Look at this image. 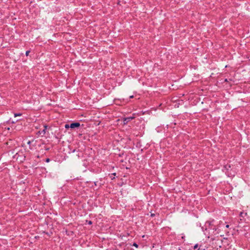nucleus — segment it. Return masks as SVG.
Returning <instances> with one entry per match:
<instances>
[{"instance_id":"nucleus-28","label":"nucleus","mask_w":250,"mask_h":250,"mask_svg":"<svg viewBox=\"0 0 250 250\" xmlns=\"http://www.w3.org/2000/svg\"><path fill=\"white\" fill-rule=\"evenodd\" d=\"M225 82H227V81H227V79H225Z\"/></svg>"},{"instance_id":"nucleus-8","label":"nucleus","mask_w":250,"mask_h":250,"mask_svg":"<svg viewBox=\"0 0 250 250\" xmlns=\"http://www.w3.org/2000/svg\"><path fill=\"white\" fill-rule=\"evenodd\" d=\"M116 173H111L110 175V177L111 178V179L112 180H113L115 179V176H116Z\"/></svg>"},{"instance_id":"nucleus-6","label":"nucleus","mask_w":250,"mask_h":250,"mask_svg":"<svg viewBox=\"0 0 250 250\" xmlns=\"http://www.w3.org/2000/svg\"><path fill=\"white\" fill-rule=\"evenodd\" d=\"M133 119H134L133 117H128L124 118V124L125 125V124H127L128 122H129V121L132 120Z\"/></svg>"},{"instance_id":"nucleus-13","label":"nucleus","mask_w":250,"mask_h":250,"mask_svg":"<svg viewBox=\"0 0 250 250\" xmlns=\"http://www.w3.org/2000/svg\"><path fill=\"white\" fill-rule=\"evenodd\" d=\"M64 127L65 128L68 129L69 128H71V126H70V124H66L65 125Z\"/></svg>"},{"instance_id":"nucleus-9","label":"nucleus","mask_w":250,"mask_h":250,"mask_svg":"<svg viewBox=\"0 0 250 250\" xmlns=\"http://www.w3.org/2000/svg\"><path fill=\"white\" fill-rule=\"evenodd\" d=\"M230 165H227L224 166V167L226 168V170H228L230 168Z\"/></svg>"},{"instance_id":"nucleus-21","label":"nucleus","mask_w":250,"mask_h":250,"mask_svg":"<svg viewBox=\"0 0 250 250\" xmlns=\"http://www.w3.org/2000/svg\"><path fill=\"white\" fill-rule=\"evenodd\" d=\"M43 127H44V129L46 130V129L48 127V126L46 125H43Z\"/></svg>"},{"instance_id":"nucleus-7","label":"nucleus","mask_w":250,"mask_h":250,"mask_svg":"<svg viewBox=\"0 0 250 250\" xmlns=\"http://www.w3.org/2000/svg\"><path fill=\"white\" fill-rule=\"evenodd\" d=\"M77 152L76 155L77 156V157L78 158H80V157L82 156L83 153H82V152L81 151H79V150H76V149H74L73 150V152Z\"/></svg>"},{"instance_id":"nucleus-24","label":"nucleus","mask_w":250,"mask_h":250,"mask_svg":"<svg viewBox=\"0 0 250 250\" xmlns=\"http://www.w3.org/2000/svg\"><path fill=\"white\" fill-rule=\"evenodd\" d=\"M229 225H226V226H225V227H226V228H229Z\"/></svg>"},{"instance_id":"nucleus-18","label":"nucleus","mask_w":250,"mask_h":250,"mask_svg":"<svg viewBox=\"0 0 250 250\" xmlns=\"http://www.w3.org/2000/svg\"><path fill=\"white\" fill-rule=\"evenodd\" d=\"M45 161L46 162V163H48L50 161V159L48 158H46L45 160Z\"/></svg>"},{"instance_id":"nucleus-17","label":"nucleus","mask_w":250,"mask_h":250,"mask_svg":"<svg viewBox=\"0 0 250 250\" xmlns=\"http://www.w3.org/2000/svg\"><path fill=\"white\" fill-rule=\"evenodd\" d=\"M86 221L88 223V224H89V225H92V222L91 220H89V221L86 220Z\"/></svg>"},{"instance_id":"nucleus-3","label":"nucleus","mask_w":250,"mask_h":250,"mask_svg":"<svg viewBox=\"0 0 250 250\" xmlns=\"http://www.w3.org/2000/svg\"><path fill=\"white\" fill-rule=\"evenodd\" d=\"M64 232L67 236L73 237L74 235V232L72 230H69L67 229H63Z\"/></svg>"},{"instance_id":"nucleus-20","label":"nucleus","mask_w":250,"mask_h":250,"mask_svg":"<svg viewBox=\"0 0 250 250\" xmlns=\"http://www.w3.org/2000/svg\"><path fill=\"white\" fill-rule=\"evenodd\" d=\"M46 131V130H45V129H43L41 133H42L43 135H44V134H45V132H46V131Z\"/></svg>"},{"instance_id":"nucleus-27","label":"nucleus","mask_w":250,"mask_h":250,"mask_svg":"<svg viewBox=\"0 0 250 250\" xmlns=\"http://www.w3.org/2000/svg\"><path fill=\"white\" fill-rule=\"evenodd\" d=\"M133 97V96H130V98H132Z\"/></svg>"},{"instance_id":"nucleus-2","label":"nucleus","mask_w":250,"mask_h":250,"mask_svg":"<svg viewBox=\"0 0 250 250\" xmlns=\"http://www.w3.org/2000/svg\"><path fill=\"white\" fill-rule=\"evenodd\" d=\"M13 158L14 160L17 161L19 163L23 162L25 159V154L24 153V152L19 151L13 155Z\"/></svg>"},{"instance_id":"nucleus-19","label":"nucleus","mask_w":250,"mask_h":250,"mask_svg":"<svg viewBox=\"0 0 250 250\" xmlns=\"http://www.w3.org/2000/svg\"><path fill=\"white\" fill-rule=\"evenodd\" d=\"M198 247V245L197 244H195L194 246V250H196V249H197Z\"/></svg>"},{"instance_id":"nucleus-11","label":"nucleus","mask_w":250,"mask_h":250,"mask_svg":"<svg viewBox=\"0 0 250 250\" xmlns=\"http://www.w3.org/2000/svg\"><path fill=\"white\" fill-rule=\"evenodd\" d=\"M18 121V120L13 121V120H11V119H10L9 120V121H8V122H9V123H11L12 124H14V123H15L16 122H17Z\"/></svg>"},{"instance_id":"nucleus-12","label":"nucleus","mask_w":250,"mask_h":250,"mask_svg":"<svg viewBox=\"0 0 250 250\" xmlns=\"http://www.w3.org/2000/svg\"><path fill=\"white\" fill-rule=\"evenodd\" d=\"M43 145V149L46 150V151H48L49 150V147H47V146H46L44 144L42 145Z\"/></svg>"},{"instance_id":"nucleus-14","label":"nucleus","mask_w":250,"mask_h":250,"mask_svg":"<svg viewBox=\"0 0 250 250\" xmlns=\"http://www.w3.org/2000/svg\"><path fill=\"white\" fill-rule=\"evenodd\" d=\"M132 246L135 247L136 248H138V246H139L135 242H134L133 243Z\"/></svg>"},{"instance_id":"nucleus-25","label":"nucleus","mask_w":250,"mask_h":250,"mask_svg":"<svg viewBox=\"0 0 250 250\" xmlns=\"http://www.w3.org/2000/svg\"><path fill=\"white\" fill-rule=\"evenodd\" d=\"M205 250V249L202 250L200 248H199L197 250Z\"/></svg>"},{"instance_id":"nucleus-10","label":"nucleus","mask_w":250,"mask_h":250,"mask_svg":"<svg viewBox=\"0 0 250 250\" xmlns=\"http://www.w3.org/2000/svg\"><path fill=\"white\" fill-rule=\"evenodd\" d=\"M243 214H245V215H246L247 214V213H244L243 212H240V214H239V216L241 217H244V215Z\"/></svg>"},{"instance_id":"nucleus-5","label":"nucleus","mask_w":250,"mask_h":250,"mask_svg":"<svg viewBox=\"0 0 250 250\" xmlns=\"http://www.w3.org/2000/svg\"><path fill=\"white\" fill-rule=\"evenodd\" d=\"M36 142V141H35L34 139H32V140H28L27 142H26V143L27 145H29V147L30 149H32V146H34V145H33V143L34 142Z\"/></svg>"},{"instance_id":"nucleus-1","label":"nucleus","mask_w":250,"mask_h":250,"mask_svg":"<svg viewBox=\"0 0 250 250\" xmlns=\"http://www.w3.org/2000/svg\"><path fill=\"white\" fill-rule=\"evenodd\" d=\"M205 233H208V235H217L219 234L218 229L212 224V222L207 221L205 223Z\"/></svg>"},{"instance_id":"nucleus-16","label":"nucleus","mask_w":250,"mask_h":250,"mask_svg":"<svg viewBox=\"0 0 250 250\" xmlns=\"http://www.w3.org/2000/svg\"><path fill=\"white\" fill-rule=\"evenodd\" d=\"M30 52V50H27L25 52L26 56H28L29 55V53Z\"/></svg>"},{"instance_id":"nucleus-15","label":"nucleus","mask_w":250,"mask_h":250,"mask_svg":"<svg viewBox=\"0 0 250 250\" xmlns=\"http://www.w3.org/2000/svg\"><path fill=\"white\" fill-rule=\"evenodd\" d=\"M22 114L21 113H15L14 117H16L17 116H21Z\"/></svg>"},{"instance_id":"nucleus-4","label":"nucleus","mask_w":250,"mask_h":250,"mask_svg":"<svg viewBox=\"0 0 250 250\" xmlns=\"http://www.w3.org/2000/svg\"><path fill=\"white\" fill-rule=\"evenodd\" d=\"M80 125V123L79 122H73L70 124V126H71V128L72 129L79 128Z\"/></svg>"},{"instance_id":"nucleus-26","label":"nucleus","mask_w":250,"mask_h":250,"mask_svg":"<svg viewBox=\"0 0 250 250\" xmlns=\"http://www.w3.org/2000/svg\"><path fill=\"white\" fill-rule=\"evenodd\" d=\"M98 183V182H94V184L95 186H97V183Z\"/></svg>"},{"instance_id":"nucleus-23","label":"nucleus","mask_w":250,"mask_h":250,"mask_svg":"<svg viewBox=\"0 0 250 250\" xmlns=\"http://www.w3.org/2000/svg\"><path fill=\"white\" fill-rule=\"evenodd\" d=\"M46 234H47V235H49L50 236V234H49V233L47 232H44Z\"/></svg>"},{"instance_id":"nucleus-22","label":"nucleus","mask_w":250,"mask_h":250,"mask_svg":"<svg viewBox=\"0 0 250 250\" xmlns=\"http://www.w3.org/2000/svg\"><path fill=\"white\" fill-rule=\"evenodd\" d=\"M155 214L154 213H151V214H150V216L152 217L155 216Z\"/></svg>"}]
</instances>
